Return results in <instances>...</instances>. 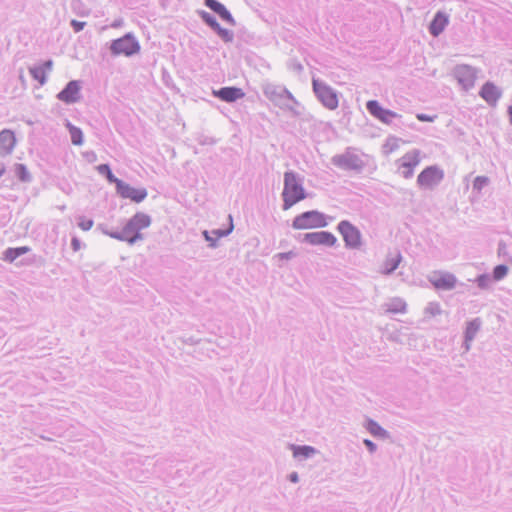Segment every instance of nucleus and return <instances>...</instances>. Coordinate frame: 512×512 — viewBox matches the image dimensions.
<instances>
[{
    "mask_svg": "<svg viewBox=\"0 0 512 512\" xmlns=\"http://www.w3.org/2000/svg\"><path fill=\"white\" fill-rule=\"evenodd\" d=\"M282 197L284 210L290 209L296 203L306 198L305 189L301 185L297 175L293 172H286L284 174Z\"/></svg>",
    "mask_w": 512,
    "mask_h": 512,
    "instance_id": "f257e3e1",
    "label": "nucleus"
},
{
    "mask_svg": "<svg viewBox=\"0 0 512 512\" xmlns=\"http://www.w3.org/2000/svg\"><path fill=\"white\" fill-rule=\"evenodd\" d=\"M326 225L327 220L325 215L317 210L303 212L297 215L292 222V227L295 230L322 228Z\"/></svg>",
    "mask_w": 512,
    "mask_h": 512,
    "instance_id": "f03ea898",
    "label": "nucleus"
},
{
    "mask_svg": "<svg viewBox=\"0 0 512 512\" xmlns=\"http://www.w3.org/2000/svg\"><path fill=\"white\" fill-rule=\"evenodd\" d=\"M421 161V152L417 149L408 151L398 160V169L405 178L413 175L415 167Z\"/></svg>",
    "mask_w": 512,
    "mask_h": 512,
    "instance_id": "7ed1b4c3",
    "label": "nucleus"
},
{
    "mask_svg": "<svg viewBox=\"0 0 512 512\" xmlns=\"http://www.w3.org/2000/svg\"><path fill=\"white\" fill-rule=\"evenodd\" d=\"M444 173L437 166L425 168L417 177V183L422 188H433L443 179Z\"/></svg>",
    "mask_w": 512,
    "mask_h": 512,
    "instance_id": "20e7f679",
    "label": "nucleus"
},
{
    "mask_svg": "<svg viewBox=\"0 0 512 512\" xmlns=\"http://www.w3.org/2000/svg\"><path fill=\"white\" fill-rule=\"evenodd\" d=\"M429 281L437 290H451L457 283V279L452 273L441 270L433 271L429 276Z\"/></svg>",
    "mask_w": 512,
    "mask_h": 512,
    "instance_id": "39448f33",
    "label": "nucleus"
},
{
    "mask_svg": "<svg viewBox=\"0 0 512 512\" xmlns=\"http://www.w3.org/2000/svg\"><path fill=\"white\" fill-rule=\"evenodd\" d=\"M114 54L130 56L139 51L138 42L130 35L115 40L111 45Z\"/></svg>",
    "mask_w": 512,
    "mask_h": 512,
    "instance_id": "423d86ee",
    "label": "nucleus"
},
{
    "mask_svg": "<svg viewBox=\"0 0 512 512\" xmlns=\"http://www.w3.org/2000/svg\"><path fill=\"white\" fill-rule=\"evenodd\" d=\"M314 91L319 100L329 109H335L338 106V98L335 92L319 80H313Z\"/></svg>",
    "mask_w": 512,
    "mask_h": 512,
    "instance_id": "0eeeda50",
    "label": "nucleus"
},
{
    "mask_svg": "<svg viewBox=\"0 0 512 512\" xmlns=\"http://www.w3.org/2000/svg\"><path fill=\"white\" fill-rule=\"evenodd\" d=\"M118 194L125 199H130L135 203L142 202L147 197V190L144 188H135L123 181L116 182Z\"/></svg>",
    "mask_w": 512,
    "mask_h": 512,
    "instance_id": "6e6552de",
    "label": "nucleus"
},
{
    "mask_svg": "<svg viewBox=\"0 0 512 512\" xmlns=\"http://www.w3.org/2000/svg\"><path fill=\"white\" fill-rule=\"evenodd\" d=\"M338 230L341 233L347 246L357 248L361 244V235L359 230L348 221H342L338 225Z\"/></svg>",
    "mask_w": 512,
    "mask_h": 512,
    "instance_id": "1a4fd4ad",
    "label": "nucleus"
},
{
    "mask_svg": "<svg viewBox=\"0 0 512 512\" xmlns=\"http://www.w3.org/2000/svg\"><path fill=\"white\" fill-rule=\"evenodd\" d=\"M369 113L383 123H390L398 115L397 113L383 108L377 101L370 100L366 104Z\"/></svg>",
    "mask_w": 512,
    "mask_h": 512,
    "instance_id": "9d476101",
    "label": "nucleus"
},
{
    "mask_svg": "<svg viewBox=\"0 0 512 512\" xmlns=\"http://www.w3.org/2000/svg\"><path fill=\"white\" fill-rule=\"evenodd\" d=\"M304 240L311 245L324 246H333L337 241L332 233L326 231L307 233L304 236Z\"/></svg>",
    "mask_w": 512,
    "mask_h": 512,
    "instance_id": "9b49d317",
    "label": "nucleus"
},
{
    "mask_svg": "<svg viewBox=\"0 0 512 512\" xmlns=\"http://www.w3.org/2000/svg\"><path fill=\"white\" fill-rule=\"evenodd\" d=\"M80 84L78 81H71L58 94V99L65 103H74L80 98Z\"/></svg>",
    "mask_w": 512,
    "mask_h": 512,
    "instance_id": "f8f14e48",
    "label": "nucleus"
},
{
    "mask_svg": "<svg viewBox=\"0 0 512 512\" xmlns=\"http://www.w3.org/2000/svg\"><path fill=\"white\" fill-rule=\"evenodd\" d=\"M213 95L225 102H233L244 97V92L236 87H223L213 91Z\"/></svg>",
    "mask_w": 512,
    "mask_h": 512,
    "instance_id": "ddd939ff",
    "label": "nucleus"
},
{
    "mask_svg": "<svg viewBox=\"0 0 512 512\" xmlns=\"http://www.w3.org/2000/svg\"><path fill=\"white\" fill-rule=\"evenodd\" d=\"M16 144L14 132L11 130H3L0 132V154H9Z\"/></svg>",
    "mask_w": 512,
    "mask_h": 512,
    "instance_id": "4468645a",
    "label": "nucleus"
},
{
    "mask_svg": "<svg viewBox=\"0 0 512 512\" xmlns=\"http://www.w3.org/2000/svg\"><path fill=\"white\" fill-rule=\"evenodd\" d=\"M448 22V16L442 12H438L430 23V33L435 37L438 36L444 31L445 27L448 25Z\"/></svg>",
    "mask_w": 512,
    "mask_h": 512,
    "instance_id": "2eb2a0df",
    "label": "nucleus"
},
{
    "mask_svg": "<svg viewBox=\"0 0 512 512\" xmlns=\"http://www.w3.org/2000/svg\"><path fill=\"white\" fill-rule=\"evenodd\" d=\"M480 95L487 103L495 105L501 93L494 84L486 83L482 87Z\"/></svg>",
    "mask_w": 512,
    "mask_h": 512,
    "instance_id": "dca6fc26",
    "label": "nucleus"
},
{
    "mask_svg": "<svg viewBox=\"0 0 512 512\" xmlns=\"http://www.w3.org/2000/svg\"><path fill=\"white\" fill-rule=\"evenodd\" d=\"M206 6H208L211 10L217 13L223 20L234 23V19L230 12L225 8L223 4L216 0H205Z\"/></svg>",
    "mask_w": 512,
    "mask_h": 512,
    "instance_id": "f3484780",
    "label": "nucleus"
},
{
    "mask_svg": "<svg viewBox=\"0 0 512 512\" xmlns=\"http://www.w3.org/2000/svg\"><path fill=\"white\" fill-rule=\"evenodd\" d=\"M115 237L122 239V240H126L130 243H133L136 240L140 239L141 235H140V230L138 228H136V226L131 225V219H130L129 222L126 224V226L123 228L122 235L115 236Z\"/></svg>",
    "mask_w": 512,
    "mask_h": 512,
    "instance_id": "a211bd4d",
    "label": "nucleus"
},
{
    "mask_svg": "<svg viewBox=\"0 0 512 512\" xmlns=\"http://www.w3.org/2000/svg\"><path fill=\"white\" fill-rule=\"evenodd\" d=\"M151 224V219L147 214L144 213H136L131 218V225L136 226L140 231L142 229L147 228Z\"/></svg>",
    "mask_w": 512,
    "mask_h": 512,
    "instance_id": "6ab92c4d",
    "label": "nucleus"
},
{
    "mask_svg": "<svg viewBox=\"0 0 512 512\" xmlns=\"http://www.w3.org/2000/svg\"><path fill=\"white\" fill-rule=\"evenodd\" d=\"M28 251V247L9 248L4 253V259L6 261L12 262L19 256L27 253Z\"/></svg>",
    "mask_w": 512,
    "mask_h": 512,
    "instance_id": "aec40b11",
    "label": "nucleus"
},
{
    "mask_svg": "<svg viewBox=\"0 0 512 512\" xmlns=\"http://www.w3.org/2000/svg\"><path fill=\"white\" fill-rule=\"evenodd\" d=\"M293 456L308 458L315 454V449L311 446H293Z\"/></svg>",
    "mask_w": 512,
    "mask_h": 512,
    "instance_id": "412c9836",
    "label": "nucleus"
},
{
    "mask_svg": "<svg viewBox=\"0 0 512 512\" xmlns=\"http://www.w3.org/2000/svg\"><path fill=\"white\" fill-rule=\"evenodd\" d=\"M67 128L70 132V136H71V141L74 145H82L83 143V134H82V131L73 126L72 124L70 123H67Z\"/></svg>",
    "mask_w": 512,
    "mask_h": 512,
    "instance_id": "4be33fe9",
    "label": "nucleus"
},
{
    "mask_svg": "<svg viewBox=\"0 0 512 512\" xmlns=\"http://www.w3.org/2000/svg\"><path fill=\"white\" fill-rule=\"evenodd\" d=\"M30 73L33 76V78L37 80L40 84H43L45 82V66H33L30 68Z\"/></svg>",
    "mask_w": 512,
    "mask_h": 512,
    "instance_id": "5701e85b",
    "label": "nucleus"
},
{
    "mask_svg": "<svg viewBox=\"0 0 512 512\" xmlns=\"http://www.w3.org/2000/svg\"><path fill=\"white\" fill-rule=\"evenodd\" d=\"M97 170L99 173L101 174H105L107 179L110 181V182H113L116 184L117 181H120L119 179L115 178L114 175L112 174L111 170H110V167L107 165V164H101L97 167Z\"/></svg>",
    "mask_w": 512,
    "mask_h": 512,
    "instance_id": "b1692460",
    "label": "nucleus"
},
{
    "mask_svg": "<svg viewBox=\"0 0 512 512\" xmlns=\"http://www.w3.org/2000/svg\"><path fill=\"white\" fill-rule=\"evenodd\" d=\"M201 18L203 19V21L208 24L215 32L216 30H218L220 28V25L217 23V21L215 20V18L213 16H211L209 13L207 12H202L201 13Z\"/></svg>",
    "mask_w": 512,
    "mask_h": 512,
    "instance_id": "393cba45",
    "label": "nucleus"
},
{
    "mask_svg": "<svg viewBox=\"0 0 512 512\" xmlns=\"http://www.w3.org/2000/svg\"><path fill=\"white\" fill-rule=\"evenodd\" d=\"M368 430L374 436H384L386 434L385 430L376 422L369 421Z\"/></svg>",
    "mask_w": 512,
    "mask_h": 512,
    "instance_id": "a878e982",
    "label": "nucleus"
},
{
    "mask_svg": "<svg viewBox=\"0 0 512 512\" xmlns=\"http://www.w3.org/2000/svg\"><path fill=\"white\" fill-rule=\"evenodd\" d=\"M508 268L505 265H498L493 270V277L495 280H501L506 276Z\"/></svg>",
    "mask_w": 512,
    "mask_h": 512,
    "instance_id": "bb28decb",
    "label": "nucleus"
},
{
    "mask_svg": "<svg viewBox=\"0 0 512 512\" xmlns=\"http://www.w3.org/2000/svg\"><path fill=\"white\" fill-rule=\"evenodd\" d=\"M93 220L90 219V218H87V217H80L79 218V221H78V226L83 230V231H88L90 230L92 227H93Z\"/></svg>",
    "mask_w": 512,
    "mask_h": 512,
    "instance_id": "cd10ccee",
    "label": "nucleus"
},
{
    "mask_svg": "<svg viewBox=\"0 0 512 512\" xmlns=\"http://www.w3.org/2000/svg\"><path fill=\"white\" fill-rule=\"evenodd\" d=\"M216 33L226 42H230L233 39V33L228 29L220 27L218 30H216Z\"/></svg>",
    "mask_w": 512,
    "mask_h": 512,
    "instance_id": "c85d7f7f",
    "label": "nucleus"
},
{
    "mask_svg": "<svg viewBox=\"0 0 512 512\" xmlns=\"http://www.w3.org/2000/svg\"><path fill=\"white\" fill-rule=\"evenodd\" d=\"M399 262H400V257L399 256H396L394 258L391 259V263L390 264H387L383 271L385 273H390L392 272L393 270H395L397 268V266L399 265Z\"/></svg>",
    "mask_w": 512,
    "mask_h": 512,
    "instance_id": "c756f323",
    "label": "nucleus"
},
{
    "mask_svg": "<svg viewBox=\"0 0 512 512\" xmlns=\"http://www.w3.org/2000/svg\"><path fill=\"white\" fill-rule=\"evenodd\" d=\"M488 183V179L486 177H483V176H479V177H476V179L474 180V188L477 189V190H480L482 189L486 184Z\"/></svg>",
    "mask_w": 512,
    "mask_h": 512,
    "instance_id": "7c9ffc66",
    "label": "nucleus"
},
{
    "mask_svg": "<svg viewBox=\"0 0 512 512\" xmlns=\"http://www.w3.org/2000/svg\"><path fill=\"white\" fill-rule=\"evenodd\" d=\"M478 327L474 323H470L466 330V336L469 340H471L475 333L477 332Z\"/></svg>",
    "mask_w": 512,
    "mask_h": 512,
    "instance_id": "2f4dec72",
    "label": "nucleus"
},
{
    "mask_svg": "<svg viewBox=\"0 0 512 512\" xmlns=\"http://www.w3.org/2000/svg\"><path fill=\"white\" fill-rule=\"evenodd\" d=\"M71 25L74 29L75 32H79L81 31L84 26H85V22H80V21H77V20H72L71 21Z\"/></svg>",
    "mask_w": 512,
    "mask_h": 512,
    "instance_id": "473e14b6",
    "label": "nucleus"
},
{
    "mask_svg": "<svg viewBox=\"0 0 512 512\" xmlns=\"http://www.w3.org/2000/svg\"><path fill=\"white\" fill-rule=\"evenodd\" d=\"M417 119L422 122H432L435 119V116H429L426 114H417Z\"/></svg>",
    "mask_w": 512,
    "mask_h": 512,
    "instance_id": "72a5a7b5",
    "label": "nucleus"
},
{
    "mask_svg": "<svg viewBox=\"0 0 512 512\" xmlns=\"http://www.w3.org/2000/svg\"><path fill=\"white\" fill-rule=\"evenodd\" d=\"M364 444L368 447V449L373 452L375 451L376 449V446L373 442H371L370 440H364Z\"/></svg>",
    "mask_w": 512,
    "mask_h": 512,
    "instance_id": "f704fd0d",
    "label": "nucleus"
},
{
    "mask_svg": "<svg viewBox=\"0 0 512 512\" xmlns=\"http://www.w3.org/2000/svg\"><path fill=\"white\" fill-rule=\"evenodd\" d=\"M72 246L75 251H77L80 248V242L78 239L74 238L72 240Z\"/></svg>",
    "mask_w": 512,
    "mask_h": 512,
    "instance_id": "c9c22d12",
    "label": "nucleus"
},
{
    "mask_svg": "<svg viewBox=\"0 0 512 512\" xmlns=\"http://www.w3.org/2000/svg\"><path fill=\"white\" fill-rule=\"evenodd\" d=\"M291 255H292V253H291V252H290V253H287V254L281 253V254H279V257H280V258H288V257H290Z\"/></svg>",
    "mask_w": 512,
    "mask_h": 512,
    "instance_id": "e433bc0d",
    "label": "nucleus"
},
{
    "mask_svg": "<svg viewBox=\"0 0 512 512\" xmlns=\"http://www.w3.org/2000/svg\"><path fill=\"white\" fill-rule=\"evenodd\" d=\"M298 480V476L296 473L291 475V481L296 482Z\"/></svg>",
    "mask_w": 512,
    "mask_h": 512,
    "instance_id": "4c0bfd02",
    "label": "nucleus"
},
{
    "mask_svg": "<svg viewBox=\"0 0 512 512\" xmlns=\"http://www.w3.org/2000/svg\"><path fill=\"white\" fill-rule=\"evenodd\" d=\"M18 169L20 170L21 174L25 173V167L23 165H19Z\"/></svg>",
    "mask_w": 512,
    "mask_h": 512,
    "instance_id": "58836bf2",
    "label": "nucleus"
},
{
    "mask_svg": "<svg viewBox=\"0 0 512 512\" xmlns=\"http://www.w3.org/2000/svg\"><path fill=\"white\" fill-rule=\"evenodd\" d=\"M484 277H480L479 278V283L482 284V281H483Z\"/></svg>",
    "mask_w": 512,
    "mask_h": 512,
    "instance_id": "ea45409f",
    "label": "nucleus"
}]
</instances>
